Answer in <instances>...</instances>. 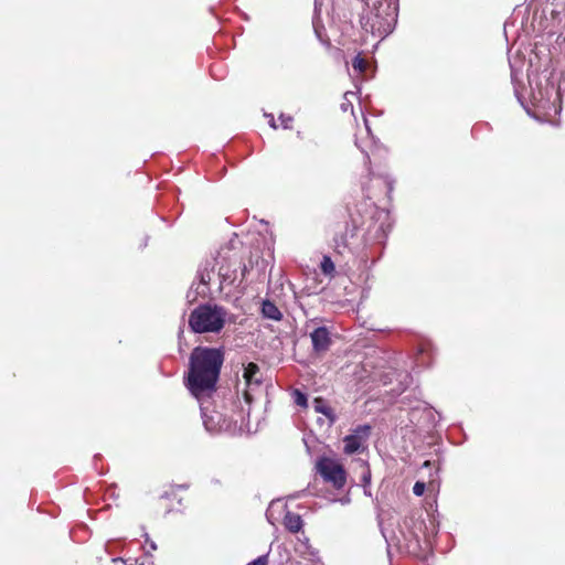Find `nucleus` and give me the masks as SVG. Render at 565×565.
<instances>
[{"label": "nucleus", "instance_id": "f3484780", "mask_svg": "<svg viewBox=\"0 0 565 565\" xmlns=\"http://www.w3.org/2000/svg\"><path fill=\"white\" fill-rule=\"evenodd\" d=\"M220 275L223 277L224 281L228 280L230 282H234L236 279L235 276H232L227 271H224V266L220 267Z\"/></svg>", "mask_w": 565, "mask_h": 565}, {"label": "nucleus", "instance_id": "f8f14e48", "mask_svg": "<svg viewBox=\"0 0 565 565\" xmlns=\"http://www.w3.org/2000/svg\"><path fill=\"white\" fill-rule=\"evenodd\" d=\"M320 269L326 276L332 277L334 275L335 266L330 256H327V255L323 256L321 264H320Z\"/></svg>", "mask_w": 565, "mask_h": 565}, {"label": "nucleus", "instance_id": "0eeeda50", "mask_svg": "<svg viewBox=\"0 0 565 565\" xmlns=\"http://www.w3.org/2000/svg\"><path fill=\"white\" fill-rule=\"evenodd\" d=\"M285 527L291 533H298L302 525V519L299 514L288 511L284 518Z\"/></svg>", "mask_w": 565, "mask_h": 565}, {"label": "nucleus", "instance_id": "9d476101", "mask_svg": "<svg viewBox=\"0 0 565 565\" xmlns=\"http://www.w3.org/2000/svg\"><path fill=\"white\" fill-rule=\"evenodd\" d=\"M259 372V367L256 363L249 362L245 369L243 377L247 384V386H250L253 384L259 385L260 381L255 379V375Z\"/></svg>", "mask_w": 565, "mask_h": 565}, {"label": "nucleus", "instance_id": "f257e3e1", "mask_svg": "<svg viewBox=\"0 0 565 565\" xmlns=\"http://www.w3.org/2000/svg\"><path fill=\"white\" fill-rule=\"evenodd\" d=\"M224 352L221 349L196 347L190 354L185 386L198 399L210 397L216 391Z\"/></svg>", "mask_w": 565, "mask_h": 565}, {"label": "nucleus", "instance_id": "aec40b11", "mask_svg": "<svg viewBox=\"0 0 565 565\" xmlns=\"http://www.w3.org/2000/svg\"><path fill=\"white\" fill-rule=\"evenodd\" d=\"M111 562L114 565H136L137 564V559L128 563V561H124L122 558H113Z\"/></svg>", "mask_w": 565, "mask_h": 565}, {"label": "nucleus", "instance_id": "4468645a", "mask_svg": "<svg viewBox=\"0 0 565 565\" xmlns=\"http://www.w3.org/2000/svg\"><path fill=\"white\" fill-rule=\"evenodd\" d=\"M370 430H371V427L369 425H361V426H358L355 429H354V435H361L363 436V440L366 439V437L369 436L370 434Z\"/></svg>", "mask_w": 565, "mask_h": 565}, {"label": "nucleus", "instance_id": "ddd939ff", "mask_svg": "<svg viewBox=\"0 0 565 565\" xmlns=\"http://www.w3.org/2000/svg\"><path fill=\"white\" fill-rule=\"evenodd\" d=\"M352 66L354 70H358L359 72L363 73L367 67V62L363 57H361V55H356L353 58Z\"/></svg>", "mask_w": 565, "mask_h": 565}, {"label": "nucleus", "instance_id": "a211bd4d", "mask_svg": "<svg viewBox=\"0 0 565 565\" xmlns=\"http://www.w3.org/2000/svg\"><path fill=\"white\" fill-rule=\"evenodd\" d=\"M250 565H268V555L258 556Z\"/></svg>", "mask_w": 565, "mask_h": 565}, {"label": "nucleus", "instance_id": "9b49d317", "mask_svg": "<svg viewBox=\"0 0 565 565\" xmlns=\"http://www.w3.org/2000/svg\"><path fill=\"white\" fill-rule=\"evenodd\" d=\"M315 409L316 412L323 414L327 418H329L332 422L335 419V415L332 407L327 405L322 398L315 399Z\"/></svg>", "mask_w": 565, "mask_h": 565}, {"label": "nucleus", "instance_id": "1a4fd4ad", "mask_svg": "<svg viewBox=\"0 0 565 565\" xmlns=\"http://www.w3.org/2000/svg\"><path fill=\"white\" fill-rule=\"evenodd\" d=\"M262 313L265 318L271 319L275 321H280L282 318V313L278 309V307L271 302L270 300H264L262 303Z\"/></svg>", "mask_w": 565, "mask_h": 565}, {"label": "nucleus", "instance_id": "bb28decb", "mask_svg": "<svg viewBox=\"0 0 565 565\" xmlns=\"http://www.w3.org/2000/svg\"><path fill=\"white\" fill-rule=\"evenodd\" d=\"M110 495H111L113 498H115V499L117 498V497H115V492H114V491L110 493Z\"/></svg>", "mask_w": 565, "mask_h": 565}, {"label": "nucleus", "instance_id": "423d86ee", "mask_svg": "<svg viewBox=\"0 0 565 565\" xmlns=\"http://www.w3.org/2000/svg\"><path fill=\"white\" fill-rule=\"evenodd\" d=\"M312 348L316 353H323L329 350L332 340L330 337V332L326 327L316 328L310 333Z\"/></svg>", "mask_w": 565, "mask_h": 565}, {"label": "nucleus", "instance_id": "6ab92c4d", "mask_svg": "<svg viewBox=\"0 0 565 565\" xmlns=\"http://www.w3.org/2000/svg\"><path fill=\"white\" fill-rule=\"evenodd\" d=\"M296 393H297V397H296L297 405L306 406L307 405V397H306V395L300 393V392H298V391Z\"/></svg>", "mask_w": 565, "mask_h": 565}, {"label": "nucleus", "instance_id": "7ed1b4c3", "mask_svg": "<svg viewBox=\"0 0 565 565\" xmlns=\"http://www.w3.org/2000/svg\"><path fill=\"white\" fill-rule=\"evenodd\" d=\"M226 310L217 305H200L189 316V326L195 333H217L226 321Z\"/></svg>", "mask_w": 565, "mask_h": 565}, {"label": "nucleus", "instance_id": "2eb2a0df", "mask_svg": "<svg viewBox=\"0 0 565 565\" xmlns=\"http://www.w3.org/2000/svg\"><path fill=\"white\" fill-rule=\"evenodd\" d=\"M370 430H371V427L369 425H361V426H358L355 429H354V435H361L363 436V440L366 439V437L369 436L370 434Z\"/></svg>", "mask_w": 565, "mask_h": 565}, {"label": "nucleus", "instance_id": "393cba45", "mask_svg": "<svg viewBox=\"0 0 565 565\" xmlns=\"http://www.w3.org/2000/svg\"><path fill=\"white\" fill-rule=\"evenodd\" d=\"M423 466H424V467H430V461H428V460H427V461H425Z\"/></svg>", "mask_w": 565, "mask_h": 565}, {"label": "nucleus", "instance_id": "39448f33", "mask_svg": "<svg viewBox=\"0 0 565 565\" xmlns=\"http://www.w3.org/2000/svg\"><path fill=\"white\" fill-rule=\"evenodd\" d=\"M185 486H170L157 500L156 507L158 510H162L163 513H169L181 505H183V498L180 492L185 491Z\"/></svg>", "mask_w": 565, "mask_h": 565}, {"label": "nucleus", "instance_id": "4be33fe9", "mask_svg": "<svg viewBox=\"0 0 565 565\" xmlns=\"http://www.w3.org/2000/svg\"><path fill=\"white\" fill-rule=\"evenodd\" d=\"M247 273H248V267L246 264H243L241 267V281L245 280Z\"/></svg>", "mask_w": 565, "mask_h": 565}, {"label": "nucleus", "instance_id": "dca6fc26", "mask_svg": "<svg viewBox=\"0 0 565 565\" xmlns=\"http://www.w3.org/2000/svg\"><path fill=\"white\" fill-rule=\"evenodd\" d=\"M426 484L423 481H416L413 487V493L417 497H420L425 492Z\"/></svg>", "mask_w": 565, "mask_h": 565}, {"label": "nucleus", "instance_id": "b1692460", "mask_svg": "<svg viewBox=\"0 0 565 565\" xmlns=\"http://www.w3.org/2000/svg\"><path fill=\"white\" fill-rule=\"evenodd\" d=\"M270 125L273 128H275V129L277 128L273 116H270Z\"/></svg>", "mask_w": 565, "mask_h": 565}, {"label": "nucleus", "instance_id": "5701e85b", "mask_svg": "<svg viewBox=\"0 0 565 565\" xmlns=\"http://www.w3.org/2000/svg\"><path fill=\"white\" fill-rule=\"evenodd\" d=\"M244 397L246 399L247 403H250L252 402V395L249 394L248 391H245L244 392Z\"/></svg>", "mask_w": 565, "mask_h": 565}, {"label": "nucleus", "instance_id": "a878e982", "mask_svg": "<svg viewBox=\"0 0 565 565\" xmlns=\"http://www.w3.org/2000/svg\"><path fill=\"white\" fill-rule=\"evenodd\" d=\"M114 487H115L114 484L108 486V488H107L108 493L110 492V490H113Z\"/></svg>", "mask_w": 565, "mask_h": 565}, {"label": "nucleus", "instance_id": "20e7f679", "mask_svg": "<svg viewBox=\"0 0 565 565\" xmlns=\"http://www.w3.org/2000/svg\"><path fill=\"white\" fill-rule=\"evenodd\" d=\"M317 470L328 483L335 489H342L347 482V472L343 466L335 459L322 457L317 462Z\"/></svg>", "mask_w": 565, "mask_h": 565}, {"label": "nucleus", "instance_id": "6e6552de", "mask_svg": "<svg viewBox=\"0 0 565 565\" xmlns=\"http://www.w3.org/2000/svg\"><path fill=\"white\" fill-rule=\"evenodd\" d=\"M363 441V436L361 435H348L343 438L344 443V452L347 455L355 454L360 450Z\"/></svg>", "mask_w": 565, "mask_h": 565}, {"label": "nucleus", "instance_id": "f03ea898", "mask_svg": "<svg viewBox=\"0 0 565 565\" xmlns=\"http://www.w3.org/2000/svg\"><path fill=\"white\" fill-rule=\"evenodd\" d=\"M365 223V216L356 206L338 211L332 224L334 252L340 255L351 252L358 241L359 232L363 230Z\"/></svg>", "mask_w": 565, "mask_h": 565}, {"label": "nucleus", "instance_id": "412c9836", "mask_svg": "<svg viewBox=\"0 0 565 565\" xmlns=\"http://www.w3.org/2000/svg\"><path fill=\"white\" fill-rule=\"evenodd\" d=\"M280 120H281V126L285 128V129H289L291 128L290 124L292 121V118L291 117H287L285 118L284 116H280Z\"/></svg>", "mask_w": 565, "mask_h": 565}]
</instances>
